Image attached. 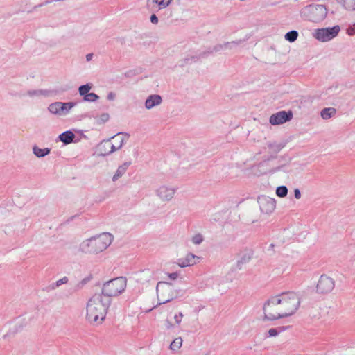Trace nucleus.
I'll list each match as a JSON object with an SVG mask.
<instances>
[{"mask_svg": "<svg viewBox=\"0 0 355 355\" xmlns=\"http://www.w3.org/2000/svg\"><path fill=\"white\" fill-rule=\"evenodd\" d=\"M300 299L294 292L282 293L271 297L263 306L265 318L268 320L286 318L298 309Z\"/></svg>", "mask_w": 355, "mask_h": 355, "instance_id": "nucleus-1", "label": "nucleus"}, {"mask_svg": "<svg viewBox=\"0 0 355 355\" xmlns=\"http://www.w3.org/2000/svg\"><path fill=\"white\" fill-rule=\"evenodd\" d=\"M111 299L101 294L94 295L88 301L86 306V318L92 324L103 322L106 316L108 308L111 304Z\"/></svg>", "mask_w": 355, "mask_h": 355, "instance_id": "nucleus-2", "label": "nucleus"}, {"mask_svg": "<svg viewBox=\"0 0 355 355\" xmlns=\"http://www.w3.org/2000/svg\"><path fill=\"white\" fill-rule=\"evenodd\" d=\"M113 241V236L108 232L83 240L78 250L84 254H98L107 249Z\"/></svg>", "mask_w": 355, "mask_h": 355, "instance_id": "nucleus-3", "label": "nucleus"}, {"mask_svg": "<svg viewBox=\"0 0 355 355\" xmlns=\"http://www.w3.org/2000/svg\"><path fill=\"white\" fill-rule=\"evenodd\" d=\"M127 286V279L124 277L114 278L103 284L101 295L108 297H117L122 294Z\"/></svg>", "mask_w": 355, "mask_h": 355, "instance_id": "nucleus-4", "label": "nucleus"}, {"mask_svg": "<svg viewBox=\"0 0 355 355\" xmlns=\"http://www.w3.org/2000/svg\"><path fill=\"white\" fill-rule=\"evenodd\" d=\"M300 14L305 20L318 23L325 19L327 10L324 5L310 4L302 8Z\"/></svg>", "mask_w": 355, "mask_h": 355, "instance_id": "nucleus-5", "label": "nucleus"}, {"mask_svg": "<svg viewBox=\"0 0 355 355\" xmlns=\"http://www.w3.org/2000/svg\"><path fill=\"white\" fill-rule=\"evenodd\" d=\"M159 304H166L176 299L180 295V291L166 282H159L156 286Z\"/></svg>", "mask_w": 355, "mask_h": 355, "instance_id": "nucleus-6", "label": "nucleus"}, {"mask_svg": "<svg viewBox=\"0 0 355 355\" xmlns=\"http://www.w3.org/2000/svg\"><path fill=\"white\" fill-rule=\"evenodd\" d=\"M339 31L340 27L335 26L331 28L315 29L313 35L318 41L325 42L334 39L338 34Z\"/></svg>", "mask_w": 355, "mask_h": 355, "instance_id": "nucleus-7", "label": "nucleus"}, {"mask_svg": "<svg viewBox=\"0 0 355 355\" xmlns=\"http://www.w3.org/2000/svg\"><path fill=\"white\" fill-rule=\"evenodd\" d=\"M177 191L176 187L163 184L156 189L155 195L162 202H168L175 198Z\"/></svg>", "mask_w": 355, "mask_h": 355, "instance_id": "nucleus-8", "label": "nucleus"}, {"mask_svg": "<svg viewBox=\"0 0 355 355\" xmlns=\"http://www.w3.org/2000/svg\"><path fill=\"white\" fill-rule=\"evenodd\" d=\"M76 105L74 102H55L49 105V111L53 114L60 116H65L69 113L70 110Z\"/></svg>", "mask_w": 355, "mask_h": 355, "instance_id": "nucleus-9", "label": "nucleus"}, {"mask_svg": "<svg viewBox=\"0 0 355 355\" xmlns=\"http://www.w3.org/2000/svg\"><path fill=\"white\" fill-rule=\"evenodd\" d=\"M335 286L334 280L330 277L322 275L320 276L317 284V292L320 293H329Z\"/></svg>", "mask_w": 355, "mask_h": 355, "instance_id": "nucleus-10", "label": "nucleus"}, {"mask_svg": "<svg viewBox=\"0 0 355 355\" xmlns=\"http://www.w3.org/2000/svg\"><path fill=\"white\" fill-rule=\"evenodd\" d=\"M293 118V113L291 111H279L273 114L270 117V123L272 125H280L287 121H289Z\"/></svg>", "mask_w": 355, "mask_h": 355, "instance_id": "nucleus-11", "label": "nucleus"}, {"mask_svg": "<svg viewBox=\"0 0 355 355\" xmlns=\"http://www.w3.org/2000/svg\"><path fill=\"white\" fill-rule=\"evenodd\" d=\"M135 278L140 284L148 283L156 279L155 271L149 268L140 270L136 274Z\"/></svg>", "mask_w": 355, "mask_h": 355, "instance_id": "nucleus-12", "label": "nucleus"}, {"mask_svg": "<svg viewBox=\"0 0 355 355\" xmlns=\"http://www.w3.org/2000/svg\"><path fill=\"white\" fill-rule=\"evenodd\" d=\"M173 0H146V6L153 11L157 12L168 7Z\"/></svg>", "mask_w": 355, "mask_h": 355, "instance_id": "nucleus-13", "label": "nucleus"}, {"mask_svg": "<svg viewBox=\"0 0 355 355\" xmlns=\"http://www.w3.org/2000/svg\"><path fill=\"white\" fill-rule=\"evenodd\" d=\"M129 138V135L119 132L115 135L111 137V144L113 147L114 152L121 149L124 144L127 141Z\"/></svg>", "mask_w": 355, "mask_h": 355, "instance_id": "nucleus-14", "label": "nucleus"}, {"mask_svg": "<svg viewBox=\"0 0 355 355\" xmlns=\"http://www.w3.org/2000/svg\"><path fill=\"white\" fill-rule=\"evenodd\" d=\"M259 205L262 211L271 213L276 207V201L274 198L262 197L259 199Z\"/></svg>", "mask_w": 355, "mask_h": 355, "instance_id": "nucleus-15", "label": "nucleus"}, {"mask_svg": "<svg viewBox=\"0 0 355 355\" xmlns=\"http://www.w3.org/2000/svg\"><path fill=\"white\" fill-rule=\"evenodd\" d=\"M199 259V257L188 253L184 258L177 259L175 263L180 268H185L195 265Z\"/></svg>", "mask_w": 355, "mask_h": 355, "instance_id": "nucleus-16", "label": "nucleus"}, {"mask_svg": "<svg viewBox=\"0 0 355 355\" xmlns=\"http://www.w3.org/2000/svg\"><path fill=\"white\" fill-rule=\"evenodd\" d=\"M97 152L100 156H107L114 153L111 144V139L101 141L97 146Z\"/></svg>", "mask_w": 355, "mask_h": 355, "instance_id": "nucleus-17", "label": "nucleus"}, {"mask_svg": "<svg viewBox=\"0 0 355 355\" xmlns=\"http://www.w3.org/2000/svg\"><path fill=\"white\" fill-rule=\"evenodd\" d=\"M162 103V98L159 94H151L145 101L144 106L147 110H151L159 106Z\"/></svg>", "mask_w": 355, "mask_h": 355, "instance_id": "nucleus-18", "label": "nucleus"}, {"mask_svg": "<svg viewBox=\"0 0 355 355\" xmlns=\"http://www.w3.org/2000/svg\"><path fill=\"white\" fill-rule=\"evenodd\" d=\"M241 42H242L241 40H239V41H232L230 42H225L223 44H218L214 46L211 50H209L207 53H211L214 51L217 52V51L226 50V49H232L235 48L236 46H237L239 44H241Z\"/></svg>", "mask_w": 355, "mask_h": 355, "instance_id": "nucleus-19", "label": "nucleus"}, {"mask_svg": "<svg viewBox=\"0 0 355 355\" xmlns=\"http://www.w3.org/2000/svg\"><path fill=\"white\" fill-rule=\"evenodd\" d=\"M131 164V162H125L122 164L119 165L116 168L114 174L112 177V182H115L122 176H123L127 172Z\"/></svg>", "mask_w": 355, "mask_h": 355, "instance_id": "nucleus-20", "label": "nucleus"}, {"mask_svg": "<svg viewBox=\"0 0 355 355\" xmlns=\"http://www.w3.org/2000/svg\"><path fill=\"white\" fill-rule=\"evenodd\" d=\"M58 138L62 142L67 145L73 142L75 135L72 131L67 130L60 134Z\"/></svg>", "mask_w": 355, "mask_h": 355, "instance_id": "nucleus-21", "label": "nucleus"}, {"mask_svg": "<svg viewBox=\"0 0 355 355\" xmlns=\"http://www.w3.org/2000/svg\"><path fill=\"white\" fill-rule=\"evenodd\" d=\"M51 152L49 148H40L37 146L33 147V153L38 158L44 157L48 155Z\"/></svg>", "mask_w": 355, "mask_h": 355, "instance_id": "nucleus-22", "label": "nucleus"}, {"mask_svg": "<svg viewBox=\"0 0 355 355\" xmlns=\"http://www.w3.org/2000/svg\"><path fill=\"white\" fill-rule=\"evenodd\" d=\"M336 112V110L334 107L324 108L321 111V117L323 119H329L334 116Z\"/></svg>", "mask_w": 355, "mask_h": 355, "instance_id": "nucleus-23", "label": "nucleus"}, {"mask_svg": "<svg viewBox=\"0 0 355 355\" xmlns=\"http://www.w3.org/2000/svg\"><path fill=\"white\" fill-rule=\"evenodd\" d=\"M298 37V32L297 31L293 30L288 33H286L284 35V38L286 40L293 42H295Z\"/></svg>", "mask_w": 355, "mask_h": 355, "instance_id": "nucleus-24", "label": "nucleus"}, {"mask_svg": "<svg viewBox=\"0 0 355 355\" xmlns=\"http://www.w3.org/2000/svg\"><path fill=\"white\" fill-rule=\"evenodd\" d=\"M207 54L206 52H203L202 53L199 54L198 55H191L184 58L185 64H191L193 62H197L201 57L205 56Z\"/></svg>", "mask_w": 355, "mask_h": 355, "instance_id": "nucleus-25", "label": "nucleus"}, {"mask_svg": "<svg viewBox=\"0 0 355 355\" xmlns=\"http://www.w3.org/2000/svg\"><path fill=\"white\" fill-rule=\"evenodd\" d=\"M182 345V339L180 337H178L173 340V341L170 345V349L173 351H176L179 349Z\"/></svg>", "mask_w": 355, "mask_h": 355, "instance_id": "nucleus-26", "label": "nucleus"}, {"mask_svg": "<svg viewBox=\"0 0 355 355\" xmlns=\"http://www.w3.org/2000/svg\"><path fill=\"white\" fill-rule=\"evenodd\" d=\"M92 89V85L87 83L79 87L78 92L80 96H85Z\"/></svg>", "mask_w": 355, "mask_h": 355, "instance_id": "nucleus-27", "label": "nucleus"}, {"mask_svg": "<svg viewBox=\"0 0 355 355\" xmlns=\"http://www.w3.org/2000/svg\"><path fill=\"white\" fill-rule=\"evenodd\" d=\"M285 329L284 327H279L277 328H271L268 331V336L275 337L277 336L279 333L282 332Z\"/></svg>", "mask_w": 355, "mask_h": 355, "instance_id": "nucleus-28", "label": "nucleus"}, {"mask_svg": "<svg viewBox=\"0 0 355 355\" xmlns=\"http://www.w3.org/2000/svg\"><path fill=\"white\" fill-rule=\"evenodd\" d=\"M26 94L31 97L39 96L41 95L46 96L47 94V92L42 90V89H33V90H28Z\"/></svg>", "mask_w": 355, "mask_h": 355, "instance_id": "nucleus-29", "label": "nucleus"}, {"mask_svg": "<svg viewBox=\"0 0 355 355\" xmlns=\"http://www.w3.org/2000/svg\"><path fill=\"white\" fill-rule=\"evenodd\" d=\"M343 5L347 10H355V0H343Z\"/></svg>", "mask_w": 355, "mask_h": 355, "instance_id": "nucleus-30", "label": "nucleus"}, {"mask_svg": "<svg viewBox=\"0 0 355 355\" xmlns=\"http://www.w3.org/2000/svg\"><path fill=\"white\" fill-rule=\"evenodd\" d=\"M288 193V189L286 186H279L276 189V194L280 198L286 196Z\"/></svg>", "mask_w": 355, "mask_h": 355, "instance_id": "nucleus-31", "label": "nucleus"}, {"mask_svg": "<svg viewBox=\"0 0 355 355\" xmlns=\"http://www.w3.org/2000/svg\"><path fill=\"white\" fill-rule=\"evenodd\" d=\"M99 98V96L94 93H88L83 96V100L88 102H95Z\"/></svg>", "mask_w": 355, "mask_h": 355, "instance_id": "nucleus-32", "label": "nucleus"}, {"mask_svg": "<svg viewBox=\"0 0 355 355\" xmlns=\"http://www.w3.org/2000/svg\"><path fill=\"white\" fill-rule=\"evenodd\" d=\"M191 241L195 245H199L203 241V236L200 234H195L191 238Z\"/></svg>", "mask_w": 355, "mask_h": 355, "instance_id": "nucleus-33", "label": "nucleus"}, {"mask_svg": "<svg viewBox=\"0 0 355 355\" xmlns=\"http://www.w3.org/2000/svg\"><path fill=\"white\" fill-rule=\"evenodd\" d=\"M69 281L68 277H64L58 280H57L52 286L53 288H55L61 286L62 284H67Z\"/></svg>", "mask_w": 355, "mask_h": 355, "instance_id": "nucleus-34", "label": "nucleus"}, {"mask_svg": "<svg viewBox=\"0 0 355 355\" xmlns=\"http://www.w3.org/2000/svg\"><path fill=\"white\" fill-rule=\"evenodd\" d=\"M183 317H184V315L182 312H178L175 314L173 318L175 320V323L177 326L180 325V324L182 323Z\"/></svg>", "mask_w": 355, "mask_h": 355, "instance_id": "nucleus-35", "label": "nucleus"}, {"mask_svg": "<svg viewBox=\"0 0 355 355\" xmlns=\"http://www.w3.org/2000/svg\"><path fill=\"white\" fill-rule=\"evenodd\" d=\"M347 33L349 35H355V23L349 26V28L347 29Z\"/></svg>", "mask_w": 355, "mask_h": 355, "instance_id": "nucleus-36", "label": "nucleus"}, {"mask_svg": "<svg viewBox=\"0 0 355 355\" xmlns=\"http://www.w3.org/2000/svg\"><path fill=\"white\" fill-rule=\"evenodd\" d=\"M168 277H169L170 279L171 280H175L178 279V277H179V273L175 272H172V273H168Z\"/></svg>", "mask_w": 355, "mask_h": 355, "instance_id": "nucleus-37", "label": "nucleus"}, {"mask_svg": "<svg viewBox=\"0 0 355 355\" xmlns=\"http://www.w3.org/2000/svg\"><path fill=\"white\" fill-rule=\"evenodd\" d=\"M150 22L153 24H157L158 21H159L158 17L156 16L155 14H153L150 16Z\"/></svg>", "mask_w": 355, "mask_h": 355, "instance_id": "nucleus-38", "label": "nucleus"}, {"mask_svg": "<svg viewBox=\"0 0 355 355\" xmlns=\"http://www.w3.org/2000/svg\"><path fill=\"white\" fill-rule=\"evenodd\" d=\"M101 120L102 122L105 123L109 120L110 116L107 113H104L101 115Z\"/></svg>", "mask_w": 355, "mask_h": 355, "instance_id": "nucleus-39", "label": "nucleus"}, {"mask_svg": "<svg viewBox=\"0 0 355 355\" xmlns=\"http://www.w3.org/2000/svg\"><path fill=\"white\" fill-rule=\"evenodd\" d=\"M115 98H116L115 93H114L112 92H110L108 93L107 96V100L114 101L115 99Z\"/></svg>", "mask_w": 355, "mask_h": 355, "instance_id": "nucleus-40", "label": "nucleus"}, {"mask_svg": "<svg viewBox=\"0 0 355 355\" xmlns=\"http://www.w3.org/2000/svg\"><path fill=\"white\" fill-rule=\"evenodd\" d=\"M165 326L167 329H172L174 327V324H173L169 320L165 321Z\"/></svg>", "mask_w": 355, "mask_h": 355, "instance_id": "nucleus-41", "label": "nucleus"}, {"mask_svg": "<svg viewBox=\"0 0 355 355\" xmlns=\"http://www.w3.org/2000/svg\"><path fill=\"white\" fill-rule=\"evenodd\" d=\"M294 196H295V198L297 199H300L301 198V193L298 189H295L294 190Z\"/></svg>", "mask_w": 355, "mask_h": 355, "instance_id": "nucleus-42", "label": "nucleus"}, {"mask_svg": "<svg viewBox=\"0 0 355 355\" xmlns=\"http://www.w3.org/2000/svg\"><path fill=\"white\" fill-rule=\"evenodd\" d=\"M93 57H94V54L91 53L87 54L85 56V58L87 62H89L92 60Z\"/></svg>", "mask_w": 355, "mask_h": 355, "instance_id": "nucleus-43", "label": "nucleus"}, {"mask_svg": "<svg viewBox=\"0 0 355 355\" xmlns=\"http://www.w3.org/2000/svg\"><path fill=\"white\" fill-rule=\"evenodd\" d=\"M87 279H84L82 280V282H80V284H82V286L85 285L87 282Z\"/></svg>", "mask_w": 355, "mask_h": 355, "instance_id": "nucleus-44", "label": "nucleus"}, {"mask_svg": "<svg viewBox=\"0 0 355 355\" xmlns=\"http://www.w3.org/2000/svg\"><path fill=\"white\" fill-rule=\"evenodd\" d=\"M279 150H280V148L279 146H277V150L279 151Z\"/></svg>", "mask_w": 355, "mask_h": 355, "instance_id": "nucleus-45", "label": "nucleus"}, {"mask_svg": "<svg viewBox=\"0 0 355 355\" xmlns=\"http://www.w3.org/2000/svg\"><path fill=\"white\" fill-rule=\"evenodd\" d=\"M268 147H269V148H272V145L271 144H270L268 145Z\"/></svg>", "mask_w": 355, "mask_h": 355, "instance_id": "nucleus-46", "label": "nucleus"}]
</instances>
